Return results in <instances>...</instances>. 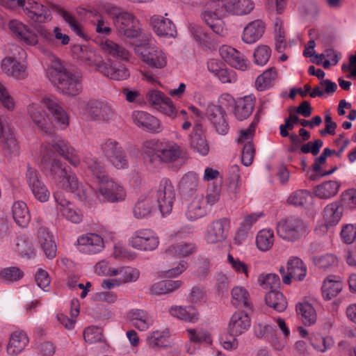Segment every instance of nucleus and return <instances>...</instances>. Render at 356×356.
I'll list each match as a JSON object with an SVG mask.
<instances>
[{"mask_svg": "<svg viewBox=\"0 0 356 356\" xmlns=\"http://www.w3.org/2000/svg\"><path fill=\"white\" fill-rule=\"evenodd\" d=\"M27 115L32 124L42 134L49 137L47 140V149H52L76 167L80 164V159L74 149L67 142L58 138L53 124L41 105L31 104L27 106Z\"/></svg>", "mask_w": 356, "mask_h": 356, "instance_id": "f257e3e1", "label": "nucleus"}, {"mask_svg": "<svg viewBox=\"0 0 356 356\" xmlns=\"http://www.w3.org/2000/svg\"><path fill=\"white\" fill-rule=\"evenodd\" d=\"M47 75L49 81L64 95L75 96L82 90L81 76L67 71L60 60L54 56L51 65L47 68Z\"/></svg>", "mask_w": 356, "mask_h": 356, "instance_id": "f03ea898", "label": "nucleus"}, {"mask_svg": "<svg viewBox=\"0 0 356 356\" xmlns=\"http://www.w3.org/2000/svg\"><path fill=\"white\" fill-rule=\"evenodd\" d=\"M72 51L77 59L89 65H95L97 71L111 79L121 81L126 79L129 76V71L126 67L115 68L111 60L106 63L101 60L95 51L88 46L74 44L72 48Z\"/></svg>", "mask_w": 356, "mask_h": 356, "instance_id": "7ed1b4c3", "label": "nucleus"}, {"mask_svg": "<svg viewBox=\"0 0 356 356\" xmlns=\"http://www.w3.org/2000/svg\"><path fill=\"white\" fill-rule=\"evenodd\" d=\"M142 151L150 163H172L181 156V147L174 142L151 139L145 141Z\"/></svg>", "mask_w": 356, "mask_h": 356, "instance_id": "20e7f679", "label": "nucleus"}, {"mask_svg": "<svg viewBox=\"0 0 356 356\" xmlns=\"http://www.w3.org/2000/svg\"><path fill=\"white\" fill-rule=\"evenodd\" d=\"M100 150L107 161L118 170L129 168V161L122 145L113 138H107L100 144Z\"/></svg>", "mask_w": 356, "mask_h": 356, "instance_id": "39448f33", "label": "nucleus"}, {"mask_svg": "<svg viewBox=\"0 0 356 356\" xmlns=\"http://www.w3.org/2000/svg\"><path fill=\"white\" fill-rule=\"evenodd\" d=\"M307 225L300 218L291 216L281 220L277 226V235L285 241L294 242L305 236Z\"/></svg>", "mask_w": 356, "mask_h": 356, "instance_id": "423d86ee", "label": "nucleus"}, {"mask_svg": "<svg viewBox=\"0 0 356 356\" xmlns=\"http://www.w3.org/2000/svg\"><path fill=\"white\" fill-rule=\"evenodd\" d=\"M136 54L147 65L155 69H163L167 65V55L160 48L149 44H136Z\"/></svg>", "mask_w": 356, "mask_h": 356, "instance_id": "0eeeda50", "label": "nucleus"}, {"mask_svg": "<svg viewBox=\"0 0 356 356\" xmlns=\"http://www.w3.org/2000/svg\"><path fill=\"white\" fill-rule=\"evenodd\" d=\"M84 111L91 120L102 122L115 120L118 115L109 103L97 99L90 100L86 104Z\"/></svg>", "mask_w": 356, "mask_h": 356, "instance_id": "6e6552de", "label": "nucleus"}, {"mask_svg": "<svg viewBox=\"0 0 356 356\" xmlns=\"http://www.w3.org/2000/svg\"><path fill=\"white\" fill-rule=\"evenodd\" d=\"M153 193L161 212L163 215L169 214L175 200V191L171 181L167 178L163 179L160 181L157 191Z\"/></svg>", "mask_w": 356, "mask_h": 356, "instance_id": "1a4fd4ad", "label": "nucleus"}, {"mask_svg": "<svg viewBox=\"0 0 356 356\" xmlns=\"http://www.w3.org/2000/svg\"><path fill=\"white\" fill-rule=\"evenodd\" d=\"M217 3L218 0L209 2L206 9L202 13V17L204 22L211 28L213 33L223 36L226 33V30L222 18L226 15L224 10L220 13V10L214 8V3Z\"/></svg>", "mask_w": 356, "mask_h": 356, "instance_id": "9d476101", "label": "nucleus"}, {"mask_svg": "<svg viewBox=\"0 0 356 356\" xmlns=\"http://www.w3.org/2000/svg\"><path fill=\"white\" fill-rule=\"evenodd\" d=\"M129 243L135 249L152 251L157 248L159 241L158 236L152 230L142 229L133 234Z\"/></svg>", "mask_w": 356, "mask_h": 356, "instance_id": "9b49d317", "label": "nucleus"}, {"mask_svg": "<svg viewBox=\"0 0 356 356\" xmlns=\"http://www.w3.org/2000/svg\"><path fill=\"white\" fill-rule=\"evenodd\" d=\"M254 6L251 0H218V3H214V8L220 13L224 10L225 15H246L253 10Z\"/></svg>", "mask_w": 356, "mask_h": 356, "instance_id": "f8f14e48", "label": "nucleus"}, {"mask_svg": "<svg viewBox=\"0 0 356 356\" xmlns=\"http://www.w3.org/2000/svg\"><path fill=\"white\" fill-rule=\"evenodd\" d=\"M99 193L104 200L110 202H122L126 197V191L124 187L114 181L111 177L100 184Z\"/></svg>", "mask_w": 356, "mask_h": 356, "instance_id": "ddd939ff", "label": "nucleus"}, {"mask_svg": "<svg viewBox=\"0 0 356 356\" xmlns=\"http://www.w3.org/2000/svg\"><path fill=\"white\" fill-rule=\"evenodd\" d=\"M205 115L218 134L225 135L228 132L227 114L222 106L209 104L207 107Z\"/></svg>", "mask_w": 356, "mask_h": 356, "instance_id": "4468645a", "label": "nucleus"}, {"mask_svg": "<svg viewBox=\"0 0 356 356\" xmlns=\"http://www.w3.org/2000/svg\"><path fill=\"white\" fill-rule=\"evenodd\" d=\"M114 23L119 34L129 38H134L138 35L136 28L138 21L132 14L121 13L115 17Z\"/></svg>", "mask_w": 356, "mask_h": 356, "instance_id": "2eb2a0df", "label": "nucleus"}, {"mask_svg": "<svg viewBox=\"0 0 356 356\" xmlns=\"http://www.w3.org/2000/svg\"><path fill=\"white\" fill-rule=\"evenodd\" d=\"M41 103L49 111L55 122L60 128L65 129L68 126V115L56 97H44L42 98Z\"/></svg>", "mask_w": 356, "mask_h": 356, "instance_id": "dca6fc26", "label": "nucleus"}, {"mask_svg": "<svg viewBox=\"0 0 356 356\" xmlns=\"http://www.w3.org/2000/svg\"><path fill=\"white\" fill-rule=\"evenodd\" d=\"M230 221L227 218L215 220L209 225L205 238L209 243L224 241L227 236Z\"/></svg>", "mask_w": 356, "mask_h": 356, "instance_id": "f3484780", "label": "nucleus"}, {"mask_svg": "<svg viewBox=\"0 0 356 356\" xmlns=\"http://www.w3.org/2000/svg\"><path fill=\"white\" fill-rule=\"evenodd\" d=\"M286 273L282 277L285 284H290L292 279L302 281L307 275V267L298 257H290L286 264Z\"/></svg>", "mask_w": 356, "mask_h": 356, "instance_id": "a211bd4d", "label": "nucleus"}, {"mask_svg": "<svg viewBox=\"0 0 356 356\" xmlns=\"http://www.w3.org/2000/svg\"><path fill=\"white\" fill-rule=\"evenodd\" d=\"M26 179L34 197L41 202H47L50 193L41 181L38 171L28 166Z\"/></svg>", "mask_w": 356, "mask_h": 356, "instance_id": "6ab92c4d", "label": "nucleus"}, {"mask_svg": "<svg viewBox=\"0 0 356 356\" xmlns=\"http://www.w3.org/2000/svg\"><path fill=\"white\" fill-rule=\"evenodd\" d=\"M134 122L139 127L153 134L162 131L163 126L161 122L154 116L145 111H136L132 113Z\"/></svg>", "mask_w": 356, "mask_h": 356, "instance_id": "aec40b11", "label": "nucleus"}, {"mask_svg": "<svg viewBox=\"0 0 356 356\" xmlns=\"http://www.w3.org/2000/svg\"><path fill=\"white\" fill-rule=\"evenodd\" d=\"M8 27L23 43L30 46H34L38 44V35L22 22L16 19L10 20Z\"/></svg>", "mask_w": 356, "mask_h": 356, "instance_id": "412c9836", "label": "nucleus"}, {"mask_svg": "<svg viewBox=\"0 0 356 356\" xmlns=\"http://www.w3.org/2000/svg\"><path fill=\"white\" fill-rule=\"evenodd\" d=\"M150 24L154 33L159 37L175 38L177 30L171 19L159 15H154L150 19Z\"/></svg>", "mask_w": 356, "mask_h": 356, "instance_id": "4be33fe9", "label": "nucleus"}, {"mask_svg": "<svg viewBox=\"0 0 356 356\" xmlns=\"http://www.w3.org/2000/svg\"><path fill=\"white\" fill-rule=\"evenodd\" d=\"M77 246L79 251L86 254H96L104 248L102 238L95 234H86L77 239Z\"/></svg>", "mask_w": 356, "mask_h": 356, "instance_id": "5701e85b", "label": "nucleus"}, {"mask_svg": "<svg viewBox=\"0 0 356 356\" xmlns=\"http://www.w3.org/2000/svg\"><path fill=\"white\" fill-rule=\"evenodd\" d=\"M190 146L193 151L205 156L209 153V146L205 136V130L200 123H197L190 135Z\"/></svg>", "mask_w": 356, "mask_h": 356, "instance_id": "b1692460", "label": "nucleus"}, {"mask_svg": "<svg viewBox=\"0 0 356 356\" xmlns=\"http://www.w3.org/2000/svg\"><path fill=\"white\" fill-rule=\"evenodd\" d=\"M24 12L29 19L35 22L44 23L51 20L47 7L33 0H27Z\"/></svg>", "mask_w": 356, "mask_h": 356, "instance_id": "393cba45", "label": "nucleus"}, {"mask_svg": "<svg viewBox=\"0 0 356 356\" xmlns=\"http://www.w3.org/2000/svg\"><path fill=\"white\" fill-rule=\"evenodd\" d=\"M250 326V318L243 311L235 312L228 324V332L232 337H237L244 333Z\"/></svg>", "mask_w": 356, "mask_h": 356, "instance_id": "a878e982", "label": "nucleus"}, {"mask_svg": "<svg viewBox=\"0 0 356 356\" xmlns=\"http://www.w3.org/2000/svg\"><path fill=\"white\" fill-rule=\"evenodd\" d=\"M221 57L234 68L245 70L247 68V60L236 49L229 46H222L220 49Z\"/></svg>", "mask_w": 356, "mask_h": 356, "instance_id": "bb28decb", "label": "nucleus"}, {"mask_svg": "<svg viewBox=\"0 0 356 356\" xmlns=\"http://www.w3.org/2000/svg\"><path fill=\"white\" fill-rule=\"evenodd\" d=\"M1 70L8 76L24 79L27 76L26 67L13 57H6L1 61Z\"/></svg>", "mask_w": 356, "mask_h": 356, "instance_id": "cd10ccee", "label": "nucleus"}, {"mask_svg": "<svg viewBox=\"0 0 356 356\" xmlns=\"http://www.w3.org/2000/svg\"><path fill=\"white\" fill-rule=\"evenodd\" d=\"M256 103V98L254 95H250L238 99L235 104L234 115L235 118L243 121L248 118L254 110Z\"/></svg>", "mask_w": 356, "mask_h": 356, "instance_id": "c85d7f7f", "label": "nucleus"}, {"mask_svg": "<svg viewBox=\"0 0 356 356\" xmlns=\"http://www.w3.org/2000/svg\"><path fill=\"white\" fill-rule=\"evenodd\" d=\"M128 317L132 325L140 331H146L154 323L152 317L143 309L131 310L128 314Z\"/></svg>", "mask_w": 356, "mask_h": 356, "instance_id": "c756f323", "label": "nucleus"}, {"mask_svg": "<svg viewBox=\"0 0 356 356\" xmlns=\"http://www.w3.org/2000/svg\"><path fill=\"white\" fill-rule=\"evenodd\" d=\"M63 179H65L67 183V187H69L72 192L75 193L81 200H90L93 194L92 188L80 183L74 173L68 172Z\"/></svg>", "mask_w": 356, "mask_h": 356, "instance_id": "7c9ffc66", "label": "nucleus"}, {"mask_svg": "<svg viewBox=\"0 0 356 356\" xmlns=\"http://www.w3.org/2000/svg\"><path fill=\"white\" fill-rule=\"evenodd\" d=\"M265 31L264 23L260 20L250 22L243 29L242 40L247 44H252L259 40Z\"/></svg>", "mask_w": 356, "mask_h": 356, "instance_id": "2f4dec72", "label": "nucleus"}, {"mask_svg": "<svg viewBox=\"0 0 356 356\" xmlns=\"http://www.w3.org/2000/svg\"><path fill=\"white\" fill-rule=\"evenodd\" d=\"M83 161L87 166L86 172L88 175L95 179L99 185L110 178L104 165L97 159L86 157Z\"/></svg>", "mask_w": 356, "mask_h": 356, "instance_id": "473e14b6", "label": "nucleus"}, {"mask_svg": "<svg viewBox=\"0 0 356 356\" xmlns=\"http://www.w3.org/2000/svg\"><path fill=\"white\" fill-rule=\"evenodd\" d=\"M29 343V338L23 331H15L10 337L7 353L8 355L15 356L21 353Z\"/></svg>", "mask_w": 356, "mask_h": 356, "instance_id": "72a5a7b5", "label": "nucleus"}, {"mask_svg": "<svg viewBox=\"0 0 356 356\" xmlns=\"http://www.w3.org/2000/svg\"><path fill=\"white\" fill-rule=\"evenodd\" d=\"M156 197L154 193H149L147 195H142L136 203L134 208V214L138 218H142L148 216L155 206Z\"/></svg>", "mask_w": 356, "mask_h": 356, "instance_id": "f704fd0d", "label": "nucleus"}, {"mask_svg": "<svg viewBox=\"0 0 356 356\" xmlns=\"http://www.w3.org/2000/svg\"><path fill=\"white\" fill-rule=\"evenodd\" d=\"M1 143L6 156L11 157L19 154V147L11 128L5 129Z\"/></svg>", "mask_w": 356, "mask_h": 356, "instance_id": "c9c22d12", "label": "nucleus"}, {"mask_svg": "<svg viewBox=\"0 0 356 356\" xmlns=\"http://www.w3.org/2000/svg\"><path fill=\"white\" fill-rule=\"evenodd\" d=\"M52 9L63 17L70 29L76 35L84 38L83 26L74 15L58 5H52Z\"/></svg>", "mask_w": 356, "mask_h": 356, "instance_id": "e433bc0d", "label": "nucleus"}, {"mask_svg": "<svg viewBox=\"0 0 356 356\" xmlns=\"http://www.w3.org/2000/svg\"><path fill=\"white\" fill-rule=\"evenodd\" d=\"M207 214L204 198L202 195L196 196L188 204L186 216L190 220H195Z\"/></svg>", "mask_w": 356, "mask_h": 356, "instance_id": "4c0bfd02", "label": "nucleus"}, {"mask_svg": "<svg viewBox=\"0 0 356 356\" xmlns=\"http://www.w3.org/2000/svg\"><path fill=\"white\" fill-rule=\"evenodd\" d=\"M12 213L14 220L19 227H25L29 225L31 215L25 202L22 201L14 202Z\"/></svg>", "mask_w": 356, "mask_h": 356, "instance_id": "58836bf2", "label": "nucleus"}, {"mask_svg": "<svg viewBox=\"0 0 356 356\" xmlns=\"http://www.w3.org/2000/svg\"><path fill=\"white\" fill-rule=\"evenodd\" d=\"M42 163L43 168L49 170V175L55 179H63L68 173L65 167V163H63L60 159H54L51 161H48L46 156H44Z\"/></svg>", "mask_w": 356, "mask_h": 356, "instance_id": "ea45409f", "label": "nucleus"}, {"mask_svg": "<svg viewBox=\"0 0 356 356\" xmlns=\"http://www.w3.org/2000/svg\"><path fill=\"white\" fill-rule=\"evenodd\" d=\"M102 49L108 55L122 60H129L131 54L124 47L114 42L112 40H106L102 44Z\"/></svg>", "mask_w": 356, "mask_h": 356, "instance_id": "a19ab883", "label": "nucleus"}, {"mask_svg": "<svg viewBox=\"0 0 356 356\" xmlns=\"http://www.w3.org/2000/svg\"><path fill=\"white\" fill-rule=\"evenodd\" d=\"M196 247L193 243H179L169 246L165 254L168 258L185 257L195 252Z\"/></svg>", "mask_w": 356, "mask_h": 356, "instance_id": "79ce46f5", "label": "nucleus"}, {"mask_svg": "<svg viewBox=\"0 0 356 356\" xmlns=\"http://www.w3.org/2000/svg\"><path fill=\"white\" fill-rule=\"evenodd\" d=\"M339 188L340 184L338 181L330 180L316 186L314 193L321 199H328L337 195Z\"/></svg>", "mask_w": 356, "mask_h": 356, "instance_id": "37998d69", "label": "nucleus"}, {"mask_svg": "<svg viewBox=\"0 0 356 356\" xmlns=\"http://www.w3.org/2000/svg\"><path fill=\"white\" fill-rule=\"evenodd\" d=\"M343 207L338 202L327 205L324 209V219L330 226L334 225L340 220L343 213Z\"/></svg>", "mask_w": 356, "mask_h": 356, "instance_id": "c03bdc74", "label": "nucleus"}, {"mask_svg": "<svg viewBox=\"0 0 356 356\" xmlns=\"http://www.w3.org/2000/svg\"><path fill=\"white\" fill-rule=\"evenodd\" d=\"M169 312L172 316L183 321L194 323L198 320V313L193 307L175 306L170 309Z\"/></svg>", "mask_w": 356, "mask_h": 356, "instance_id": "a18cd8bd", "label": "nucleus"}, {"mask_svg": "<svg viewBox=\"0 0 356 356\" xmlns=\"http://www.w3.org/2000/svg\"><path fill=\"white\" fill-rule=\"evenodd\" d=\"M296 312L305 325L314 324L317 318V315L313 306L309 302L298 303L296 305Z\"/></svg>", "mask_w": 356, "mask_h": 356, "instance_id": "49530a36", "label": "nucleus"}, {"mask_svg": "<svg viewBox=\"0 0 356 356\" xmlns=\"http://www.w3.org/2000/svg\"><path fill=\"white\" fill-rule=\"evenodd\" d=\"M181 285V280H163L152 285L151 293L152 295L169 293L180 288Z\"/></svg>", "mask_w": 356, "mask_h": 356, "instance_id": "de8ad7c7", "label": "nucleus"}, {"mask_svg": "<svg viewBox=\"0 0 356 356\" xmlns=\"http://www.w3.org/2000/svg\"><path fill=\"white\" fill-rule=\"evenodd\" d=\"M266 304L275 310L281 312L286 308L287 302L282 293L277 290H270L265 297Z\"/></svg>", "mask_w": 356, "mask_h": 356, "instance_id": "09e8293b", "label": "nucleus"}, {"mask_svg": "<svg viewBox=\"0 0 356 356\" xmlns=\"http://www.w3.org/2000/svg\"><path fill=\"white\" fill-rule=\"evenodd\" d=\"M275 68L271 67L264 72L255 81V87L259 91H264L270 88L277 78Z\"/></svg>", "mask_w": 356, "mask_h": 356, "instance_id": "8fccbe9b", "label": "nucleus"}, {"mask_svg": "<svg viewBox=\"0 0 356 356\" xmlns=\"http://www.w3.org/2000/svg\"><path fill=\"white\" fill-rule=\"evenodd\" d=\"M275 241L274 233L270 229L260 230L256 237V245L257 248L266 252L271 249Z\"/></svg>", "mask_w": 356, "mask_h": 356, "instance_id": "3c124183", "label": "nucleus"}, {"mask_svg": "<svg viewBox=\"0 0 356 356\" xmlns=\"http://www.w3.org/2000/svg\"><path fill=\"white\" fill-rule=\"evenodd\" d=\"M198 186V177L194 172L186 174L179 182V188L186 195H192Z\"/></svg>", "mask_w": 356, "mask_h": 356, "instance_id": "603ef678", "label": "nucleus"}, {"mask_svg": "<svg viewBox=\"0 0 356 356\" xmlns=\"http://www.w3.org/2000/svg\"><path fill=\"white\" fill-rule=\"evenodd\" d=\"M232 304L235 307H244L250 309L249 293L245 289L236 286L232 290Z\"/></svg>", "mask_w": 356, "mask_h": 356, "instance_id": "864d4df0", "label": "nucleus"}, {"mask_svg": "<svg viewBox=\"0 0 356 356\" xmlns=\"http://www.w3.org/2000/svg\"><path fill=\"white\" fill-rule=\"evenodd\" d=\"M341 289V282L327 278L325 280L322 286V294L325 299L331 300L337 296Z\"/></svg>", "mask_w": 356, "mask_h": 356, "instance_id": "5fc2aeb1", "label": "nucleus"}, {"mask_svg": "<svg viewBox=\"0 0 356 356\" xmlns=\"http://www.w3.org/2000/svg\"><path fill=\"white\" fill-rule=\"evenodd\" d=\"M188 336L192 342L211 345L212 338L211 334L202 328L189 329L186 330Z\"/></svg>", "mask_w": 356, "mask_h": 356, "instance_id": "6e6d98bb", "label": "nucleus"}, {"mask_svg": "<svg viewBox=\"0 0 356 356\" xmlns=\"http://www.w3.org/2000/svg\"><path fill=\"white\" fill-rule=\"evenodd\" d=\"M262 107H261L256 113L254 120L251 122L248 129L241 131L240 137L238 142L241 144L245 145L248 143H252L254 132L255 127L259 120L260 113H261Z\"/></svg>", "mask_w": 356, "mask_h": 356, "instance_id": "4d7b16f0", "label": "nucleus"}, {"mask_svg": "<svg viewBox=\"0 0 356 356\" xmlns=\"http://www.w3.org/2000/svg\"><path fill=\"white\" fill-rule=\"evenodd\" d=\"M168 334V331H154L147 336V343L151 348L165 346Z\"/></svg>", "mask_w": 356, "mask_h": 356, "instance_id": "13d9d810", "label": "nucleus"}, {"mask_svg": "<svg viewBox=\"0 0 356 356\" xmlns=\"http://www.w3.org/2000/svg\"><path fill=\"white\" fill-rule=\"evenodd\" d=\"M258 283L264 289L276 290L280 285V280L275 273L261 274L258 277Z\"/></svg>", "mask_w": 356, "mask_h": 356, "instance_id": "bf43d9fd", "label": "nucleus"}, {"mask_svg": "<svg viewBox=\"0 0 356 356\" xmlns=\"http://www.w3.org/2000/svg\"><path fill=\"white\" fill-rule=\"evenodd\" d=\"M311 199L310 193L307 190H298L292 193L287 199V202L294 206L304 207Z\"/></svg>", "mask_w": 356, "mask_h": 356, "instance_id": "052dcab7", "label": "nucleus"}, {"mask_svg": "<svg viewBox=\"0 0 356 356\" xmlns=\"http://www.w3.org/2000/svg\"><path fill=\"white\" fill-rule=\"evenodd\" d=\"M261 216L260 214L251 213L247 215L244 220L241 224V227L238 229L236 238L243 239L246 237L248 231L250 229L251 226L257 221L258 218Z\"/></svg>", "mask_w": 356, "mask_h": 356, "instance_id": "680f3d73", "label": "nucleus"}, {"mask_svg": "<svg viewBox=\"0 0 356 356\" xmlns=\"http://www.w3.org/2000/svg\"><path fill=\"white\" fill-rule=\"evenodd\" d=\"M190 30L195 40L200 43L207 45L213 42V39L211 38L209 33L204 32L200 26L191 24Z\"/></svg>", "mask_w": 356, "mask_h": 356, "instance_id": "e2e57ef3", "label": "nucleus"}, {"mask_svg": "<svg viewBox=\"0 0 356 356\" xmlns=\"http://www.w3.org/2000/svg\"><path fill=\"white\" fill-rule=\"evenodd\" d=\"M271 54L270 49L266 45L257 47L254 52V62L258 65H264L268 61Z\"/></svg>", "mask_w": 356, "mask_h": 356, "instance_id": "0e129e2a", "label": "nucleus"}, {"mask_svg": "<svg viewBox=\"0 0 356 356\" xmlns=\"http://www.w3.org/2000/svg\"><path fill=\"white\" fill-rule=\"evenodd\" d=\"M23 272L17 267H9L0 271V277L6 282H15L20 280Z\"/></svg>", "mask_w": 356, "mask_h": 356, "instance_id": "69168bd1", "label": "nucleus"}, {"mask_svg": "<svg viewBox=\"0 0 356 356\" xmlns=\"http://www.w3.org/2000/svg\"><path fill=\"white\" fill-rule=\"evenodd\" d=\"M314 264L321 268L327 269L337 265V258L331 254H327L320 257H314Z\"/></svg>", "mask_w": 356, "mask_h": 356, "instance_id": "338daca9", "label": "nucleus"}, {"mask_svg": "<svg viewBox=\"0 0 356 356\" xmlns=\"http://www.w3.org/2000/svg\"><path fill=\"white\" fill-rule=\"evenodd\" d=\"M340 234L343 243L347 244L353 243L356 238V225L352 224L344 225Z\"/></svg>", "mask_w": 356, "mask_h": 356, "instance_id": "774afa93", "label": "nucleus"}]
</instances>
